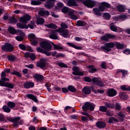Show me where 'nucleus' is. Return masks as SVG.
<instances>
[{
    "mask_svg": "<svg viewBox=\"0 0 130 130\" xmlns=\"http://www.w3.org/2000/svg\"><path fill=\"white\" fill-rule=\"evenodd\" d=\"M84 80L85 82H88V83H90V82H92L93 85H95V86H98V87H104L105 86L104 81L102 80H99V78L94 77L92 79L90 78V77L86 76L84 77Z\"/></svg>",
    "mask_w": 130,
    "mask_h": 130,
    "instance_id": "f257e3e1",
    "label": "nucleus"
},
{
    "mask_svg": "<svg viewBox=\"0 0 130 130\" xmlns=\"http://www.w3.org/2000/svg\"><path fill=\"white\" fill-rule=\"evenodd\" d=\"M77 3H82L85 7L89 9H93L94 7H98L100 3L96 1L93 0H76Z\"/></svg>",
    "mask_w": 130,
    "mask_h": 130,
    "instance_id": "f03ea898",
    "label": "nucleus"
},
{
    "mask_svg": "<svg viewBox=\"0 0 130 130\" xmlns=\"http://www.w3.org/2000/svg\"><path fill=\"white\" fill-rule=\"evenodd\" d=\"M40 46L41 47L42 49L45 50L46 51H51L52 49V46L49 42L46 41H43L40 44Z\"/></svg>",
    "mask_w": 130,
    "mask_h": 130,
    "instance_id": "7ed1b4c3",
    "label": "nucleus"
},
{
    "mask_svg": "<svg viewBox=\"0 0 130 130\" xmlns=\"http://www.w3.org/2000/svg\"><path fill=\"white\" fill-rule=\"evenodd\" d=\"M37 50L38 52H40V53H43V54H45L47 56H56V53L57 52L56 51H53V52H49V51H45L42 49L40 47L37 48Z\"/></svg>",
    "mask_w": 130,
    "mask_h": 130,
    "instance_id": "20e7f679",
    "label": "nucleus"
},
{
    "mask_svg": "<svg viewBox=\"0 0 130 130\" xmlns=\"http://www.w3.org/2000/svg\"><path fill=\"white\" fill-rule=\"evenodd\" d=\"M82 109L84 111L90 110V111H93L95 109V104L89 102L85 103L84 105L82 106Z\"/></svg>",
    "mask_w": 130,
    "mask_h": 130,
    "instance_id": "39448f33",
    "label": "nucleus"
},
{
    "mask_svg": "<svg viewBox=\"0 0 130 130\" xmlns=\"http://www.w3.org/2000/svg\"><path fill=\"white\" fill-rule=\"evenodd\" d=\"M1 49L3 51H6V52H12L14 50V46L10 43H6L2 46Z\"/></svg>",
    "mask_w": 130,
    "mask_h": 130,
    "instance_id": "423d86ee",
    "label": "nucleus"
},
{
    "mask_svg": "<svg viewBox=\"0 0 130 130\" xmlns=\"http://www.w3.org/2000/svg\"><path fill=\"white\" fill-rule=\"evenodd\" d=\"M116 36L111 34L107 33L101 38V41H106V42H109L110 39H115Z\"/></svg>",
    "mask_w": 130,
    "mask_h": 130,
    "instance_id": "0eeeda50",
    "label": "nucleus"
},
{
    "mask_svg": "<svg viewBox=\"0 0 130 130\" xmlns=\"http://www.w3.org/2000/svg\"><path fill=\"white\" fill-rule=\"evenodd\" d=\"M115 46V43L111 42V43H107L105 44V46H102L101 47L102 49H104L107 52H109L111 51V48H113Z\"/></svg>",
    "mask_w": 130,
    "mask_h": 130,
    "instance_id": "6e6552de",
    "label": "nucleus"
},
{
    "mask_svg": "<svg viewBox=\"0 0 130 130\" xmlns=\"http://www.w3.org/2000/svg\"><path fill=\"white\" fill-rule=\"evenodd\" d=\"M30 20H31V16L29 15V14H27L20 17L19 22L22 24H26L29 22Z\"/></svg>",
    "mask_w": 130,
    "mask_h": 130,
    "instance_id": "1a4fd4ad",
    "label": "nucleus"
},
{
    "mask_svg": "<svg viewBox=\"0 0 130 130\" xmlns=\"http://www.w3.org/2000/svg\"><path fill=\"white\" fill-rule=\"evenodd\" d=\"M110 29L111 31L113 32H117L118 33H120V32H122V28L120 27H117V26H115L114 23H111L110 24Z\"/></svg>",
    "mask_w": 130,
    "mask_h": 130,
    "instance_id": "9d476101",
    "label": "nucleus"
},
{
    "mask_svg": "<svg viewBox=\"0 0 130 130\" xmlns=\"http://www.w3.org/2000/svg\"><path fill=\"white\" fill-rule=\"evenodd\" d=\"M34 78L37 81V83H43L44 82V76L43 75L36 74L34 75Z\"/></svg>",
    "mask_w": 130,
    "mask_h": 130,
    "instance_id": "9b49d317",
    "label": "nucleus"
},
{
    "mask_svg": "<svg viewBox=\"0 0 130 130\" xmlns=\"http://www.w3.org/2000/svg\"><path fill=\"white\" fill-rule=\"evenodd\" d=\"M18 32L20 34L19 36H16L15 37V39L17 41L22 42L23 40H24V36H25V33L24 32L22 31V30L19 29L17 30Z\"/></svg>",
    "mask_w": 130,
    "mask_h": 130,
    "instance_id": "f8f14e48",
    "label": "nucleus"
},
{
    "mask_svg": "<svg viewBox=\"0 0 130 130\" xmlns=\"http://www.w3.org/2000/svg\"><path fill=\"white\" fill-rule=\"evenodd\" d=\"M1 76V78L0 80V85L3 84V83H4V82H9V81H10L9 78H6V77H7V74L5 72H2Z\"/></svg>",
    "mask_w": 130,
    "mask_h": 130,
    "instance_id": "ddd939ff",
    "label": "nucleus"
},
{
    "mask_svg": "<svg viewBox=\"0 0 130 130\" xmlns=\"http://www.w3.org/2000/svg\"><path fill=\"white\" fill-rule=\"evenodd\" d=\"M35 84L34 82H32L31 81H26L24 83L23 87L25 89H30V88H33Z\"/></svg>",
    "mask_w": 130,
    "mask_h": 130,
    "instance_id": "4468645a",
    "label": "nucleus"
},
{
    "mask_svg": "<svg viewBox=\"0 0 130 130\" xmlns=\"http://www.w3.org/2000/svg\"><path fill=\"white\" fill-rule=\"evenodd\" d=\"M107 94L109 97H114V96H116L117 91L114 88H111L108 90Z\"/></svg>",
    "mask_w": 130,
    "mask_h": 130,
    "instance_id": "2eb2a0df",
    "label": "nucleus"
},
{
    "mask_svg": "<svg viewBox=\"0 0 130 130\" xmlns=\"http://www.w3.org/2000/svg\"><path fill=\"white\" fill-rule=\"evenodd\" d=\"M95 126L100 129L104 128L106 127V123L103 121H99L95 123Z\"/></svg>",
    "mask_w": 130,
    "mask_h": 130,
    "instance_id": "dca6fc26",
    "label": "nucleus"
},
{
    "mask_svg": "<svg viewBox=\"0 0 130 130\" xmlns=\"http://www.w3.org/2000/svg\"><path fill=\"white\" fill-rule=\"evenodd\" d=\"M18 47L20 49H21V50H27V49L29 51H33L32 48L29 46H25L24 44H20Z\"/></svg>",
    "mask_w": 130,
    "mask_h": 130,
    "instance_id": "f3484780",
    "label": "nucleus"
},
{
    "mask_svg": "<svg viewBox=\"0 0 130 130\" xmlns=\"http://www.w3.org/2000/svg\"><path fill=\"white\" fill-rule=\"evenodd\" d=\"M1 87H7V88H10V89H14L15 85L10 82H4L0 84Z\"/></svg>",
    "mask_w": 130,
    "mask_h": 130,
    "instance_id": "a211bd4d",
    "label": "nucleus"
},
{
    "mask_svg": "<svg viewBox=\"0 0 130 130\" xmlns=\"http://www.w3.org/2000/svg\"><path fill=\"white\" fill-rule=\"evenodd\" d=\"M68 7H78L79 5L77 3V0H68L67 2Z\"/></svg>",
    "mask_w": 130,
    "mask_h": 130,
    "instance_id": "6ab92c4d",
    "label": "nucleus"
},
{
    "mask_svg": "<svg viewBox=\"0 0 130 130\" xmlns=\"http://www.w3.org/2000/svg\"><path fill=\"white\" fill-rule=\"evenodd\" d=\"M87 69H88L89 73H95V72H98V69L95 68L94 65H88L87 66Z\"/></svg>",
    "mask_w": 130,
    "mask_h": 130,
    "instance_id": "aec40b11",
    "label": "nucleus"
},
{
    "mask_svg": "<svg viewBox=\"0 0 130 130\" xmlns=\"http://www.w3.org/2000/svg\"><path fill=\"white\" fill-rule=\"evenodd\" d=\"M27 98H28V99H30V100H32V101H34L36 103H38V100H37V98L34 94H26Z\"/></svg>",
    "mask_w": 130,
    "mask_h": 130,
    "instance_id": "412c9836",
    "label": "nucleus"
},
{
    "mask_svg": "<svg viewBox=\"0 0 130 130\" xmlns=\"http://www.w3.org/2000/svg\"><path fill=\"white\" fill-rule=\"evenodd\" d=\"M74 13L75 11L74 10H72V11L69 12L68 16L70 17V18L72 19V20H78V16L74 14Z\"/></svg>",
    "mask_w": 130,
    "mask_h": 130,
    "instance_id": "4be33fe9",
    "label": "nucleus"
},
{
    "mask_svg": "<svg viewBox=\"0 0 130 130\" xmlns=\"http://www.w3.org/2000/svg\"><path fill=\"white\" fill-rule=\"evenodd\" d=\"M82 91L85 95H90L91 94V88L89 86H85L83 88Z\"/></svg>",
    "mask_w": 130,
    "mask_h": 130,
    "instance_id": "5701e85b",
    "label": "nucleus"
},
{
    "mask_svg": "<svg viewBox=\"0 0 130 130\" xmlns=\"http://www.w3.org/2000/svg\"><path fill=\"white\" fill-rule=\"evenodd\" d=\"M36 67L37 68H40L42 70H45L46 68V62H40L37 63Z\"/></svg>",
    "mask_w": 130,
    "mask_h": 130,
    "instance_id": "b1692460",
    "label": "nucleus"
},
{
    "mask_svg": "<svg viewBox=\"0 0 130 130\" xmlns=\"http://www.w3.org/2000/svg\"><path fill=\"white\" fill-rule=\"evenodd\" d=\"M45 6L47 9H52V8L54 7V2L52 1H47Z\"/></svg>",
    "mask_w": 130,
    "mask_h": 130,
    "instance_id": "393cba45",
    "label": "nucleus"
},
{
    "mask_svg": "<svg viewBox=\"0 0 130 130\" xmlns=\"http://www.w3.org/2000/svg\"><path fill=\"white\" fill-rule=\"evenodd\" d=\"M21 119V117H15L13 118V127H18V122L19 120Z\"/></svg>",
    "mask_w": 130,
    "mask_h": 130,
    "instance_id": "a878e982",
    "label": "nucleus"
},
{
    "mask_svg": "<svg viewBox=\"0 0 130 130\" xmlns=\"http://www.w3.org/2000/svg\"><path fill=\"white\" fill-rule=\"evenodd\" d=\"M92 11L93 12V14H94L95 16H97V17H101V16H102V13H101L98 8H93Z\"/></svg>",
    "mask_w": 130,
    "mask_h": 130,
    "instance_id": "bb28decb",
    "label": "nucleus"
},
{
    "mask_svg": "<svg viewBox=\"0 0 130 130\" xmlns=\"http://www.w3.org/2000/svg\"><path fill=\"white\" fill-rule=\"evenodd\" d=\"M8 31L11 35H15V34H17L18 32L17 31V30L14 27H13L12 26H10L8 28Z\"/></svg>",
    "mask_w": 130,
    "mask_h": 130,
    "instance_id": "cd10ccee",
    "label": "nucleus"
},
{
    "mask_svg": "<svg viewBox=\"0 0 130 130\" xmlns=\"http://www.w3.org/2000/svg\"><path fill=\"white\" fill-rule=\"evenodd\" d=\"M39 15L42 16V17H43V16H49L50 13L47 10H41L39 12Z\"/></svg>",
    "mask_w": 130,
    "mask_h": 130,
    "instance_id": "c85d7f7f",
    "label": "nucleus"
},
{
    "mask_svg": "<svg viewBox=\"0 0 130 130\" xmlns=\"http://www.w3.org/2000/svg\"><path fill=\"white\" fill-rule=\"evenodd\" d=\"M49 38L51 39L57 40L58 37H57V35H56V32L53 31L51 32Z\"/></svg>",
    "mask_w": 130,
    "mask_h": 130,
    "instance_id": "c756f323",
    "label": "nucleus"
},
{
    "mask_svg": "<svg viewBox=\"0 0 130 130\" xmlns=\"http://www.w3.org/2000/svg\"><path fill=\"white\" fill-rule=\"evenodd\" d=\"M72 10H73L72 9H71L68 7H63L62 9L61 12L62 13H63V14H67L68 13V15H69L70 12H72Z\"/></svg>",
    "mask_w": 130,
    "mask_h": 130,
    "instance_id": "7c9ffc66",
    "label": "nucleus"
},
{
    "mask_svg": "<svg viewBox=\"0 0 130 130\" xmlns=\"http://www.w3.org/2000/svg\"><path fill=\"white\" fill-rule=\"evenodd\" d=\"M119 96L121 99H122V100H125V99H127V94H126V93L124 92H120Z\"/></svg>",
    "mask_w": 130,
    "mask_h": 130,
    "instance_id": "2f4dec72",
    "label": "nucleus"
},
{
    "mask_svg": "<svg viewBox=\"0 0 130 130\" xmlns=\"http://www.w3.org/2000/svg\"><path fill=\"white\" fill-rule=\"evenodd\" d=\"M120 73H121L123 78H124V77H125V75H127V71L122 70L117 71L116 75H120Z\"/></svg>",
    "mask_w": 130,
    "mask_h": 130,
    "instance_id": "473e14b6",
    "label": "nucleus"
},
{
    "mask_svg": "<svg viewBox=\"0 0 130 130\" xmlns=\"http://www.w3.org/2000/svg\"><path fill=\"white\" fill-rule=\"evenodd\" d=\"M115 46L117 49H122L124 47V45L119 42H115Z\"/></svg>",
    "mask_w": 130,
    "mask_h": 130,
    "instance_id": "72a5a7b5",
    "label": "nucleus"
},
{
    "mask_svg": "<svg viewBox=\"0 0 130 130\" xmlns=\"http://www.w3.org/2000/svg\"><path fill=\"white\" fill-rule=\"evenodd\" d=\"M86 22L82 20H78L76 23V26L78 27H84V26H86Z\"/></svg>",
    "mask_w": 130,
    "mask_h": 130,
    "instance_id": "f704fd0d",
    "label": "nucleus"
},
{
    "mask_svg": "<svg viewBox=\"0 0 130 130\" xmlns=\"http://www.w3.org/2000/svg\"><path fill=\"white\" fill-rule=\"evenodd\" d=\"M69 92H72V93H76L77 92V88L73 85H69L68 86Z\"/></svg>",
    "mask_w": 130,
    "mask_h": 130,
    "instance_id": "c9c22d12",
    "label": "nucleus"
},
{
    "mask_svg": "<svg viewBox=\"0 0 130 130\" xmlns=\"http://www.w3.org/2000/svg\"><path fill=\"white\" fill-rule=\"evenodd\" d=\"M16 26L20 29H28V26L25 24V23L23 24L20 23H17Z\"/></svg>",
    "mask_w": 130,
    "mask_h": 130,
    "instance_id": "e433bc0d",
    "label": "nucleus"
},
{
    "mask_svg": "<svg viewBox=\"0 0 130 130\" xmlns=\"http://www.w3.org/2000/svg\"><path fill=\"white\" fill-rule=\"evenodd\" d=\"M67 45H68L69 46H70V47H73V48H75V49H78V50L82 49L81 47H79L72 43H67Z\"/></svg>",
    "mask_w": 130,
    "mask_h": 130,
    "instance_id": "4c0bfd02",
    "label": "nucleus"
},
{
    "mask_svg": "<svg viewBox=\"0 0 130 130\" xmlns=\"http://www.w3.org/2000/svg\"><path fill=\"white\" fill-rule=\"evenodd\" d=\"M61 36L63 37V38H68L70 36H69V30H68V29L64 30L62 34H61Z\"/></svg>",
    "mask_w": 130,
    "mask_h": 130,
    "instance_id": "58836bf2",
    "label": "nucleus"
},
{
    "mask_svg": "<svg viewBox=\"0 0 130 130\" xmlns=\"http://www.w3.org/2000/svg\"><path fill=\"white\" fill-rule=\"evenodd\" d=\"M120 89L122 90V91H130V87L127 85H121Z\"/></svg>",
    "mask_w": 130,
    "mask_h": 130,
    "instance_id": "ea45409f",
    "label": "nucleus"
},
{
    "mask_svg": "<svg viewBox=\"0 0 130 130\" xmlns=\"http://www.w3.org/2000/svg\"><path fill=\"white\" fill-rule=\"evenodd\" d=\"M113 122H118V119L114 117L109 118L108 123H113Z\"/></svg>",
    "mask_w": 130,
    "mask_h": 130,
    "instance_id": "a19ab883",
    "label": "nucleus"
},
{
    "mask_svg": "<svg viewBox=\"0 0 130 130\" xmlns=\"http://www.w3.org/2000/svg\"><path fill=\"white\" fill-rule=\"evenodd\" d=\"M117 9L119 13H124L125 12V9L122 7V5H118Z\"/></svg>",
    "mask_w": 130,
    "mask_h": 130,
    "instance_id": "79ce46f5",
    "label": "nucleus"
},
{
    "mask_svg": "<svg viewBox=\"0 0 130 130\" xmlns=\"http://www.w3.org/2000/svg\"><path fill=\"white\" fill-rule=\"evenodd\" d=\"M7 106L9 108H11V109H13V108H15V107H16V104L13 102H8Z\"/></svg>",
    "mask_w": 130,
    "mask_h": 130,
    "instance_id": "37998d69",
    "label": "nucleus"
},
{
    "mask_svg": "<svg viewBox=\"0 0 130 130\" xmlns=\"http://www.w3.org/2000/svg\"><path fill=\"white\" fill-rule=\"evenodd\" d=\"M36 27V25H35V22L33 21H30L29 23L27 25L28 28H30V29H34V27Z\"/></svg>",
    "mask_w": 130,
    "mask_h": 130,
    "instance_id": "c03bdc74",
    "label": "nucleus"
},
{
    "mask_svg": "<svg viewBox=\"0 0 130 130\" xmlns=\"http://www.w3.org/2000/svg\"><path fill=\"white\" fill-rule=\"evenodd\" d=\"M45 23V20L43 18H41L37 20V25H43Z\"/></svg>",
    "mask_w": 130,
    "mask_h": 130,
    "instance_id": "a18cd8bd",
    "label": "nucleus"
},
{
    "mask_svg": "<svg viewBox=\"0 0 130 130\" xmlns=\"http://www.w3.org/2000/svg\"><path fill=\"white\" fill-rule=\"evenodd\" d=\"M7 59L9 61H15V60H16V56H15V55H8Z\"/></svg>",
    "mask_w": 130,
    "mask_h": 130,
    "instance_id": "49530a36",
    "label": "nucleus"
},
{
    "mask_svg": "<svg viewBox=\"0 0 130 130\" xmlns=\"http://www.w3.org/2000/svg\"><path fill=\"white\" fill-rule=\"evenodd\" d=\"M103 18L105 20H109L111 18V15L108 13H104L103 14Z\"/></svg>",
    "mask_w": 130,
    "mask_h": 130,
    "instance_id": "de8ad7c7",
    "label": "nucleus"
},
{
    "mask_svg": "<svg viewBox=\"0 0 130 130\" xmlns=\"http://www.w3.org/2000/svg\"><path fill=\"white\" fill-rule=\"evenodd\" d=\"M10 108L8 106H3L2 109H3L4 112H6L7 113H10L11 112Z\"/></svg>",
    "mask_w": 130,
    "mask_h": 130,
    "instance_id": "09e8293b",
    "label": "nucleus"
},
{
    "mask_svg": "<svg viewBox=\"0 0 130 130\" xmlns=\"http://www.w3.org/2000/svg\"><path fill=\"white\" fill-rule=\"evenodd\" d=\"M46 27L47 28H50L51 29H56L57 28V26L53 23L47 24Z\"/></svg>",
    "mask_w": 130,
    "mask_h": 130,
    "instance_id": "8fccbe9b",
    "label": "nucleus"
},
{
    "mask_svg": "<svg viewBox=\"0 0 130 130\" xmlns=\"http://www.w3.org/2000/svg\"><path fill=\"white\" fill-rule=\"evenodd\" d=\"M113 108H114L115 110H121V105L120 103H116Z\"/></svg>",
    "mask_w": 130,
    "mask_h": 130,
    "instance_id": "3c124183",
    "label": "nucleus"
},
{
    "mask_svg": "<svg viewBox=\"0 0 130 130\" xmlns=\"http://www.w3.org/2000/svg\"><path fill=\"white\" fill-rule=\"evenodd\" d=\"M28 37L30 41L36 39V36L34 34H30L28 35Z\"/></svg>",
    "mask_w": 130,
    "mask_h": 130,
    "instance_id": "603ef678",
    "label": "nucleus"
},
{
    "mask_svg": "<svg viewBox=\"0 0 130 130\" xmlns=\"http://www.w3.org/2000/svg\"><path fill=\"white\" fill-rule=\"evenodd\" d=\"M31 5L32 6H39L41 5V2L40 1H31Z\"/></svg>",
    "mask_w": 130,
    "mask_h": 130,
    "instance_id": "864d4df0",
    "label": "nucleus"
},
{
    "mask_svg": "<svg viewBox=\"0 0 130 130\" xmlns=\"http://www.w3.org/2000/svg\"><path fill=\"white\" fill-rule=\"evenodd\" d=\"M45 86L48 92H50L51 91V84H50L49 82H46Z\"/></svg>",
    "mask_w": 130,
    "mask_h": 130,
    "instance_id": "5fc2aeb1",
    "label": "nucleus"
},
{
    "mask_svg": "<svg viewBox=\"0 0 130 130\" xmlns=\"http://www.w3.org/2000/svg\"><path fill=\"white\" fill-rule=\"evenodd\" d=\"M99 111L101 112H106V111H107V107L104 106H101L100 107Z\"/></svg>",
    "mask_w": 130,
    "mask_h": 130,
    "instance_id": "6e6d98bb",
    "label": "nucleus"
},
{
    "mask_svg": "<svg viewBox=\"0 0 130 130\" xmlns=\"http://www.w3.org/2000/svg\"><path fill=\"white\" fill-rule=\"evenodd\" d=\"M11 75H14L15 76H17V77H18L19 78H21L22 77V75L20 73V72H17L16 71H14L13 72L11 73Z\"/></svg>",
    "mask_w": 130,
    "mask_h": 130,
    "instance_id": "4d7b16f0",
    "label": "nucleus"
},
{
    "mask_svg": "<svg viewBox=\"0 0 130 130\" xmlns=\"http://www.w3.org/2000/svg\"><path fill=\"white\" fill-rule=\"evenodd\" d=\"M11 75H14L15 76H17V77H18L19 78H21L22 77V75L20 73V72H17L16 71H14L13 72L11 73Z\"/></svg>",
    "mask_w": 130,
    "mask_h": 130,
    "instance_id": "13d9d810",
    "label": "nucleus"
},
{
    "mask_svg": "<svg viewBox=\"0 0 130 130\" xmlns=\"http://www.w3.org/2000/svg\"><path fill=\"white\" fill-rule=\"evenodd\" d=\"M73 71H74V72L72 73L73 75H74V76H78V72L79 71L78 67H73Z\"/></svg>",
    "mask_w": 130,
    "mask_h": 130,
    "instance_id": "bf43d9fd",
    "label": "nucleus"
},
{
    "mask_svg": "<svg viewBox=\"0 0 130 130\" xmlns=\"http://www.w3.org/2000/svg\"><path fill=\"white\" fill-rule=\"evenodd\" d=\"M101 5H102V6H104V8H111V5H110L109 3H108L107 2H102L101 3Z\"/></svg>",
    "mask_w": 130,
    "mask_h": 130,
    "instance_id": "052dcab7",
    "label": "nucleus"
},
{
    "mask_svg": "<svg viewBox=\"0 0 130 130\" xmlns=\"http://www.w3.org/2000/svg\"><path fill=\"white\" fill-rule=\"evenodd\" d=\"M106 107L107 108H114V104L111 103H106Z\"/></svg>",
    "mask_w": 130,
    "mask_h": 130,
    "instance_id": "680f3d73",
    "label": "nucleus"
},
{
    "mask_svg": "<svg viewBox=\"0 0 130 130\" xmlns=\"http://www.w3.org/2000/svg\"><path fill=\"white\" fill-rule=\"evenodd\" d=\"M56 58H60V57L63 58L66 57V54L60 53L56 55Z\"/></svg>",
    "mask_w": 130,
    "mask_h": 130,
    "instance_id": "e2e57ef3",
    "label": "nucleus"
},
{
    "mask_svg": "<svg viewBox=\"0 0 130 130\" xmlns=\"http://www.w3.org/2000/svg\"><path fill=\"white\" fill-rule=\"evenodd\" d=\"M53 46L54 48V49L57 50V49H63V48L62 47L59 46V45H56L55 44H53Z\"/></svg>",
    "mask_w": 130,
    "mask_h": 130,
    "instance_id": "0e129e2a",
    "label": "nucleus"
},
{
    "mask_svg": "<svg viewBox=\"0 0 130 130\" xmlns=\"http://www.w3.org/2000/svg\"><path fill=\"white\" fill-rule=\"evenodd\" d=\"M10 22L12 24H14V23H17L18 20H17V19H16V18L12 17L10 19Z\"/></svg>",
    "mask_w": 130,
    "mask_h": 130,
    "instance_id": "69168bd1",
    "label": "nucleus"
},
{
    "mask_svg": "<svg viewBox=\"0 0 130 130\" xmlns=\"http://www.w3.org/2000/svg\"><path fill=\"white\" fill-rule=\"evenodd\" d=\"M117 114L119 117H121L122 118H124V117H125L124 113L122 112H119Z\"/></svg>",
    "mask_w": 130,
    "mask_h": 130,
    "instance_id": "338daca9",
    "label": "nucleus"
},
{
    "mask_svg": "<svg viewBox=\"0 0 130 130\" xmlns=\"http://www.w3.org/2000/svg\"><path fill=\"white\" fill-rule=\"evenodd\" d=\"M61 91L62 93H64V94H67V93H69V88L68 87H62L61 88Z\"/></svg>",
    "mask_w": 130,
    "mask_h": 130,
    "instance_id": "774afa93",
    "label": "nucleus"
}]
</instances>
